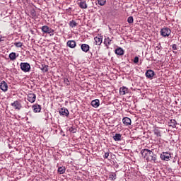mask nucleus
I'll list each match as a JSON object with an SVG mask.
<instances>
[{
  "label": "nucleus",
  "instance_id": "1",
  "mask_svg": "<svg viewBox=\"0 0 181 181\" xmlns=\"http://www.w3.org/2000/svg\"><path fill=\"white\" fill-rule=\"evenodd\" d=\"M141 153L142 158L147 160L148 162H153V163H156V155L153 154L152 151L148 149H143L141 151Z\"/></svg>",
  "mask_w": 181,
  "mask_h": 181
},
{
  "label": "nucleus",
  "instance_id": "2",
  "mask_svg": "<svg viewBox=\"0 0 181 181\" xmlns=\"http://www.w3.org/2000/svg\"><path fill=\"white\" fill-rule=\"evenodd\" d=\"M160 33L163 37H168L170 36V33H172V30H170V28L165 27L162 28Z\"/></svg>",
  "mask_w": 181,
  "mask_h": 181
},
{
  "label": "nucleus",
  "instance_id": "3",
  "mask_svg": "<svg viewBox=\"0 0 181 181\" xmlns=\"http://www.w3.org/2000/svg\"><path fill=\"white\" fill-rule=\"evenodd\" d=\"M20 67L22 70V71H24V73H28L30 71V64L28 62H21L20 64Z\"/></svg>",
  "mask_w": 181,
  "mask_h": 181
},
{
  "label": "nucleus",
  "instance_id": "4",
  "mask_svg": "<svg viewBox=\"0 0 181 181\" xmlns=\"http://www.w3.org/2000/svg\"><path fill=\"white\" fill-rule=\"evenodd\" d=\"M41 30L44 33H48L50 36H53V35H54V30L50 28L47 25H43L41 28Z\"/></svg>",
  "mask_w": 181,
  "mask_h": 181
},
{
  "label": "nucleus",
  "instance_id": "5",
  "mask_svg": "<svg viewBox=\"0 0 181 181\" xmlns=\"http://www.w3.org/2000/svg\"><path fill=\"white\" fill-rule=\"evenodd\" d=\"M170 158H172V155H170V153L169 152H163L160 154V159H162V160H166L167 162L168 160H170Z\"/></svg>",
  "mask_w": 181,
  "mask_h": 181
},
{
  "label": "nucleus",
  "instance_id": "6",
  "mask_svg": "<svg viewBox=\"0 0 181 181\" xmlns=\"http://www.w3.org/2000/svg\"><path fill=\"white\" fill-rule=\"evenodd\" d=\"M69 110L66 107H62L59 110V115H62L63 117H69Z\"/></svg>",
  "mask_w": 181,
  "mask_h": 181
},
{
  "label": "nucleus",
  "instance_id": "7",
  "mask_svg": "<svg viewBox=\"0 0 181 181\" xmlns=\"http://www.w3.org/2000/svg\"><path fill=\"white\" fill-rule=\"evenodd\" d=\"M28 100L30 103H35V101H36V95L33 93H28Z\"/></svg>",
  "mask_w": 181,
  "mask_h": 181
},
{
  "label": "nucleus",
  "instance_id": "8",
  "mask_svg": "<svg viewBox=\"0 0 181 181\" xmlns=\"http://www.w3.org/2000/svg\"><path fill=\"white\" fill-rule=\"evenodd\" d=\"M153 76H155V71L151 69H148L146 71V77H147V78H150L151 80H152V78H153Z\"/></svg>",
  "mask_w": 181,
  "mask_h": 181
},
{
  "label": "nucleus",
  "instance_id": "9",
  "mask_svg": "<svg viewBox=\"0 0 181 181\" xmlns=\"http://www.w3.org/2000/svg\"><path fill=\"white\" fill-rule=\"evenodd\" d=\"M0 88L2 90V91H8V83L5 82V81H3L0 83Z\"/></svg>",
  "mask_w": 181,
  "mask_h": 181
},
{
  "label": "nucleus",
  "instance_id": "10",
  "mask_svg": "<svg viewBox=\"0 0 181 181\" xmlns=\"http://www.w3.org/2000/svg\"><path fill=\"white\" fill-rule=\"evenodd\" d=\"M12 107L16 110H21L22 108V105L19 103V101L16 100L13 103H11Z\"/></svg>",
  "mask_w": 181,
  "mask_h": 181
},
{
  "label": "nucleus",
  "instance_id": "11",
  "mask_svg": "<svg viewBox=\"0 0 181 181\" xmlns=\"http://www.w3.org/2000/svg\"><path fill=\"white\" fill-rule=\"evenodd\" d=\"M32 108L34 112H40L42 111V106L40 105L35 104L32 106Z\"/></svg>",
  "mask_w": 181,
  "mask_h": 181
},
{
  "label": "nucleus",
  "instance_id": "12",
  "mask_svg": "<svg viewBox=\"0 0 181 181\" xmlns=\"http://www.w3.org/2000/svg\"><path fill=\"white\" fill-rule=\"evenodd\" d=\"M94 40L95 42V45L100 46L103 43V37L101 35H98L94 38Z\"/></svg>",
  "mask_w": 181,
  "mask_h": 181
},
{
  "label": "nucleus",
  "instance_id": "13",
  "mask_svg": "<svg viewBox=\"0 0 181 181\" xmlns=\"http://www.w3.org/2000/svg\"><path fill=\"white\" fill-rule=\"evenodd\" d=\"M81 49L82 52L87 53L90 50V45L87 44H82L81 45Z\"/></svg>",
  "mask_w": 181,
  "mask_h": 181
},
{
  "label": "nucleus",
  "instance_id": "14",
  "mask_svg": "<svg viewBox=\"0 0 181 181\" xmlns=\"http://www.w3.org/2000/svg\"><path fill=\"white\" fill-rule=\"evenodd\" d=\"M115 53L117 54V56H124V53H125V52L122 48L118 47L115 50Z\"/></svg>",
  "mask_w": 181,
  "mask_h": 181
},
{
  "label": "nucleus",
  "instance_id": "15",
  "mask_svg": "<svg viewBox=\"0 0 181 181\" xmlns=\"http://www.w3.org/2000/svg\"><path fill=\"white\" fill-rule=\"evenodd\" d=\"M119 94L120 95H125V94H128V88L127 87H122L119 88Z\"/></svg>",
  "mask_w": 181,
  "mask_h": 181
},
{
  "label": "nucleus",
  "instance_id": "16",
  "mask_svg": "<svg viewBox=\"0 0 181 181\" xmlns=\"http://www.w3.org/2000/svg\"><path fill=\"white\" fill-rule=\"evenodd\" d=\"M91 106L94 107V108H98L100 107V100L98 99L92 100Z\"/></svg>",
  "mask_w": 181,
  "mask_h": 181
},
{
  "label": "nucleus",
  "instance_id": "17",
  "mask_svg": "<svg viewBox=\"0 0 181 181\" xmlns=\"http://www.w3.org/2000/svg\"><path fill=\"white\" fill-rule=\"evenodd\" d=\"M67 46H69V47H71V49H74V47H76V41L74 40H69L66 42Z\"/></svg>",
  "mask_w": 181,
  "mask_h": 181
},
{
  "label": "nucleus",
  "instance_id": "18",
  "mask_svg": "<svg viewBox=\"0 0 181 181\" xmlns=\"http://www.w3.org/2000/svg\"><path fill=\"white\" fill-rule=\"evenodd\" d=\"M123 124H124L127 127L131 125L132 121L129 117H124L122 119Z\"/></svg>",
  "mask_w": 181,
  "mask_h": 181
},
{
  "label": "nucleus",
  "instance_id": "19",
  "mask_svg": "<svg viewBox=\"0 0 181 181\" xmlns=\"http://www.w3.org/2000/svg\"><path fill=\"white\" fill-rule=\"evenodd\" d=\"M78 5L81 9H87V4L86 3V1H80L79 3H78Z\"/></svg>",
  "mask_w": 181,
  "mask_h": 181
},
{
  "label": "nucleus",
  "instance_id": "20",
  "mask_svg": "<svg viewBox=\"0 0 181 181\" xmlns=\"http://www.w3.org/2000/svg\"><path fill=\"white\" fill-rule=\"evenodd\" d=\"M121 138H122V135H121V134H116L113 136L114 141H121Z\"/></svg>",
  "mask_w": 181,
  "mask_h": 181
},
{
  "label": "nucleus",
  "instance_id": "21",
  "mask_svg": "<svg viewBox=\"0 0 181 181\" xmlns=\"http://www.w3.org/2000/svg\"><path fill=\"white\" fill-rule=\"evenodd\" d=\"M8 57L10 60L13 62L14 60H16V54L15 52H11L9 54Z\"/></svg>",
  "mask_w": 181,
  "mask_h": 181
},
{
  "label": "nucleus",
  "instance_id": "22",
  "mask_svg": "<svg viewBox=\"0 0 181 181\" xmlns=\"http://www.w3.org/2000/svg\"><path fill=\"white\" fill-rule=\"evenodd\" d=\"M49 66L42 64L41 66V70L43 73H47L48 71Z\"/></svg>",
  "mask_w": 181,
  "mask_h": 181
},
{
  "label": "nucleus",
  "instance_id": "23",
  "mask_svg": "<svg viewBox=\"0 0 181 181\" xmlns=\"http://www.w3.org/2000/svg\"><path fill=\"white\" fill-rule=\"evenodd\" d=\"M58 172L60 175H63V173H65V172H66V168L65 167H59Z\"/></svg>",
  "mask_w": 181,
  "mask_h": 181
},
{
  "label": "nucleus",
  "instance_id": "24",
  "mask_svg": "<svg viewBox=\"0 0 181 181\" xmlns=\"http://www.w3.org/2000/svg\"><path fill=\"white\" fill-rule=\"evenodd\" d=\"M107 2V0H98V5H100V6H104Z\"/></svg>",
  "mask_w": 181,
  "mask_h": 181
},
{
  "label": "nucleus",
  "instance_id": "25",
  "mask_svg": "<svg viewBox=\"0 0 181 181\" xmlns=\"http://www.w3.org/2000/svg\"><path fill=\"white\" fill-rule=\"evenodd\" d=\"M170 127H172L173 128H176V124H177V122H176V120L175 119H171L170 120Z\"/></svg>",
  "mask_w": 181,
  "mask_h": 181
},
{
  "label": "nucleus",
  "instance_id": "26",
  "mask_svg": "<svg viewBox=\"0 0 181 181\" xmlns=\"http://www.w3.org/2000/svg\"><path fill=\"white\" fill-rule=\"evenodd\" d=\"M69 26H71V28H76V26H77V23H76V21L72 20L71 21L69 22Z\"/></svg>",
  "mask_w": 181,
  "mask_h": 181
},
{
  "label": "nucleus",
  "instance_id": "27",
  "mask_svg": "<svg viewBox=\"0 0 181 181\" xmlns=\"http://www.w3.org/2000/svg\"><path fill=\"white\" fill-rule=\"evenodd\" d=\"M116 176H117V175L115 173H112V174H110L109 175V179H110V180H115Z\"/></svg>",
  "mask_w": 181,
  "mask_h": 181
},
{
  "label": "nucleus",
  "instance_id": "28",
  "mask_svg": "<svg viewBox=\"0 0 181 181\" xmlns=\"http://www.w3.org/2000/svg\"><path fill=\"white\" fill-rule=\"evenodd\" d=\"M14 46H16V47H21L22 46H23V43L21 42H15Z\"/></svg>",
  "mask_w": 181,
  "mask_h": 181
},
{
  "label": "nucleus",
  "instance_id": "29",
  "mask_svg": "<svg viewBox=\"0 0 181 181\" xmlns=\"http://www.w3.org/2000/svg\"><path fill=\"white\" fill-rule=\"evenodd\" d=\"M133 63H134V64H139L138 63H139V57H135L133 59Z\"/></svg>",
  "mask_w": 181,
  "mask_h": 181
},
{
  "label": "nucleus",
  "instance_id": "30",
  "mask_svg": "<svg viewBox=\"0 0 181 181\" xmlns=\"http://www.w3.org/2000/svg\"><path fill=\"white\" fill-rule=\"evenodd\" d=\"M154 134L156 135V136H161L160 131H159L158 129H154Z\"/></svg>",
  "mask_w": 181,
  "mask_h": 181
},
{
  "label": "nucleus",
  "instance_id": "31",
  "mask_svg": "<svg viewBox=\"0 0 181 181\" xmlns=\"http://www.w3.org/2000/svg\"><path fill=\"white\" fill-rule=\"evenodd\" d=\"M127 22H128V23H134V17L129 16L127 18Z\"/></svg>",
  "mask_w": 181,
  "mask_h": 181
},
{
  "label": "nucleus",
  "instance_id": "32",
  "mask_svg": "<svg viewBox=\"0 0 181 181\" xmlns=\"http://www.w3.org/2000/svg\"><path fill=\"white\" fill-rule=\"evenodd\" d=\"M64 84H66V86H70V81L67 78H64Z\"/></svg>",
  "mask_w": 181,
  "mask_h": 181
},
{
  "label": "nucleus",
  "instance_id": "33",
  "mask_svg": "<svg viewBox=\"0 0 181 181\" xmlns=\"http://www.w3.org/2000/svg\"><path fill=\"white\" fill-rule=\"evenodd\" d=\"M110 156L109 153H105V155L103 156L104 159H108V157Z\"/></svg>",
  "mask_w": 181,
  "mask_h": 181
},
{
  "label": "nucleus",
  "instance_id": "34",
  "mask_svg": "<svg viewBox=\"0 0 181 181\" xmlns=\"http://www.w3.org/2000/svg\"><path fill=\"white\" fill-rule=\"evenodd\" d=\"M172 47L173 50H177V45L176 44H173Z\"/></svg>",
  "mask_w": 181,
  "mask_h": 181
},
{
  "label": "nucleus",
  "instance_id": "35",
  "mask_svg": "<svg viewBox=\"0 0 181 181\" xmlns=\"http://www.w3.org/2000/svg\"><path fill=\"white\" fill-rule=\"evenodd\" d=\"M69 131H70V132H72V134H75V132H76V129L73 127H71L69 129Z\"/></svg>",
  "mask_w": 181,
  "mask_h": 181
},
{
  "label": "nucleus",
  "instance_id": "36",
  "mask_svg": "<svg viewBox=\"0 0 181 181\" xmlns=\"http://www.w3.org/2000/svg\"><path fill=\"white\" fill-rule=\"evenodd\" d=\"M111 42H112V40L107 37V45H111Z\"/></svg>",
  "mask_w": 181,
  "mask_h": 181
},
{
  "label": "nucleus",
  "instance_id": "37",
  "mask_svg": "<svg viewBox=\"0 0 181 181\" xmlns=\"http://www.w3.org/2000/svg\"><path fill=\"white\" fill-rule=\"evenodd\" d=\"M107 40L106 39V41H105V43H107Z\"/></svg>",
  "mask_w": 181,
  "mask_h": 181
}]
</instances>
